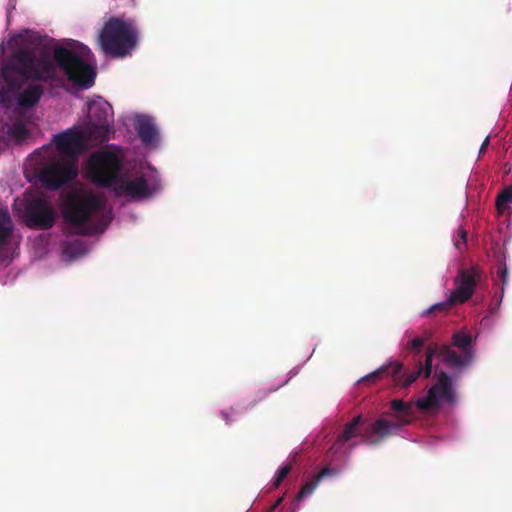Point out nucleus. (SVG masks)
Returning a JSON list of instances; mask_svg holds the SVG:
<instances>
[{
    "label": "nucleus",
    "mask_w": 512,
    "mask_h": 512,
    "mask_svg": "<svg viewBox=\"0 0 512 512\" xmlns=\"http://www.w3.org/2000/svg\"><path fill=\"white\" fill-rule=\"evenodd\" d=\"M456 305L453 299L447 294L446 299L437 303L430 305L428 308L424 309L421 313V317H428L431 314L439 313L446 315L449 311Z\"/></svg>",
    "instance_id": "17"
},
{
    "label": "nucleus",
    "mask_w": 512,
    "mask_h": 512,
    "mask_svg": "<svg viewBox=\"0 0 512 512\" xmlns=\"http://www.w3.org/2000/svg\"><path fill=\"white\" fill-rule=\"evenodd\" d=\"M125 157L118 146L92 153L86 163V177L124 202L140 203L159 196L165 188L160 172L150 164L125 165Z\"/></svg>",
    "instance_id": "2"
},
{
    "label": "nucleus",
    "mask_w": 512,
    "mask_h": 512,
    "mask_svg": "<svg viewBox=\"0 0 512 512\" xmlns=\"http://www.w3.org/2000/svg\"><path fill=\"white\" fill-rule=\"evenodd\" d=\"M319 484H320V481H319V479L316 478V476L306 480L302 484L298 494L290 502L287 512H299L300 502L309 498L314 493V491L317 489Z\"/></svg>",
    "instance_id": "15"
},
{
    "label": "nucleus",
    "mask_w": 512,
    "mask_h": 512,
    "mask_svg": "<svg viewBox=\"0 0 512 512\" xmlns=\"http://www.w3.org/2000/svg\"><path fill=\"white\" fill-rule=\"evenodd\" d=\"M62 215L68 227L79 234L102 233L113 218L106 197L83 187L73 188L63 197Z\"/></svg>",
    "instance_id": "5"
},
{
    "label": "nucleus",
    "mask_w": 512,
    "mask_h": 512,
    "mask_svg": "<svg viewBox=\"0 0 512 512\" xmlns=\"http://www.w3.org/2000/svg\"><path fill=\"white\" fill-rule=\"evenodd\" d=\"M505 261H506V255L503 254V263L500 265L498 272H497V275L501 280V289H500V295L498 297V306L501 305V303H502L505 289H506V287L508 285V281H509V270H508V267H507Z\"/></svg>",
    "instance_id": "18"
},
{
    "label": "nucleus",
    "mask_w": 512,
    "mask_h": 512,
    "mask_svg": "<svg viewBox=\"0 0 512 512\" xmlns=\"http://www.w3.org/2000/svg\"><path fill=\"white\" fill-rule=\"evenodd\" d=\"M452 346H438L430 347L435 349L433 358L438 355L440 361L449 369L455 372H460L469 367L475 357V342L472 335L465 329L457 331L452 337Z\"/></svg>",
    "instance_id": "8"
},
{
    "label": "nucleus",
    "mask_w": 512,
    "mask_h": 512,
    "mask_svg": "<svg viewBox=\"0 0 512 512\" xmlns=\"http://www.w3.org/2000/svg\"><path fill=\"white\" fill-rule=\"evenodd\" d=\"M435 351V349H431L426 352L424 367L422 366V363L419 362L418 368L415 371H406L403 364L400 362H390L388 364H383L378 369L364 375L357 381V383H373L380 376L389 374L396 386L406 388L415 382L420 376H424L425 378L430 377L433 370V355Z\"/></svg>",
    "instance_id": "9"
},
{
    "label": "nucleus",
    "mask_w": 512,
    "mask_h": 512,
    "mask_svg": "<svg viewBox=\"0 0 512 512\" xmlns=\"http://www.w3.org/2000/svg\"><path fill=\"white\" fill-rule=\"evenodd\" d=\"M509 203H512V187L505 188L497 197L496 207L503 212Z\"/></svg>",
    "instance_id": "19"
},
{
    "label": "nucleus",
    "mask_w": 512,
    "mask_h": 512,
    "mask_svg": "<svg viewBox=\"0 0 512 512\" xmlns=\"http://www.w3.org/2000/svg\"><path fill=\"white\" fill-rule=\"evenodd\" d=\"M455 288L448 294L456 305L467 302L474 294L477 285L475 269H461L454 279Z\"/></svg>",
    "instance_id": "13"
},
{
    "label": "nucleus",
    "mask_w": 512,
    "mask_h": 512,
    "mask_svg": "<svg viewBox=\"0 0 512 512\" xmlns=\"http://www.w3.org/2000/svg\"><path fill=\"white\" fill-rule=\"evenodd\" d=\"M95 58L88 46L24 29L0 43V153L9 142L28 135L27 115L45 87L50 97L70 88L86 90L96 78Z\"/></svg>",
    "instance_id": "1"
},
{
    "label": "nucleus",
    "mask_w": 512,
    "mask_h": 512,
    "mask_svg": "<svg viewBox=\"0 0 512 512\" xmlns=\"http://www.w3.org/2000/svg\"><path fill=\"white\" fill-rule=\"evenodd\" d=\"M130 124L137 137L149 151H156L162 147V134L154 116L144 113H135L129 118Z\"/></svg>",
    "instance_id": "12"
},
{
    "label": "nucleus",
    "mask_w": 512,
    "mask_h": 512,
    "mask_svg": "<svg viewBox=\"0 0 512 512\" xmlns=\"http://www.w3.org/2000/svg\"><path fill=\"white\" fill-rule=\"evenodd\" d=\"M500 308V305L498 306V300L496 301L495 305L490 308L491 313H495Z\"/></svg>",
    "instance_id": "29"
},
{
    "label": "nucleus",
    "mask_w": 512,
    "mask_h": 512,
    "mask_svg": "<svg viewBox=\"0 0 512 512\" xmlns=\"http://www.w3.org/2000/svg\"><path fill=\"white\" fill-rule=\"evenodd\" d=\"M97 145L83 124L73 125L54 134L50 143L30 154L25 163V174L49 190H58L77 178L78 157Z\"/></svg>",
    "instance_id": "3"
},
{
    "label": "nucleus",
    "mask_w": 512,
    "mask_h": 512,
    "mask_svg": "<svg viewBox=\"0 0 512 512\" xmlns=\"http://www.w3.org/2000/svg\"><path fill=\"white\" fill-rule=\"evenodd\" d=\"M290 470L291 467L288 464L279 467L272 479V488H277L282 483V481L287 477Z\"/></svg>",
    "instance_id": "20"
},
{
    "label": "nucleus",
    "mask_w": 512,
    "mask_h": 512,
    "mask_svg": "<svg viewBox=\"0 0 512 512\" xmlns=\"http://www.w3.org/2000/svg\"><path fill=\"white\" fill-rule=\"evenodd\" d=\"M424 346V339L414 337L410 339L406 344V349L415 353H420Z\"/></svg>",
    "instance_id": "21"
},
{
    "label": "nucleus",
    "mask_w": 512,
    "mask_h": 512,
    "mask_svg": "<svg viewBox=\"0 0 512 512\" xmlns=\"http://www.w3.org/2000/svg\"><path fill=\"white\" fill-rule=\"evenodd\" d=\"M139 33L130 20L110 19L99 34V44L103 52L113 58H124L136 49Z\"/></svg>",
    "instance_id": "6"
},
{
    "label": "nucleus",
    "mask_w": 512,
    "mask_h": 512,
    "mask_svg": "<svg viewBox=\"0 0 512 512\" xmlns=\"http://www.w3.org/2000/svg\"><path fill=\"white\" fill-rule=\"evenodd\" d=\"M336 474H337V471L335 469L326 467L319 474L316 475V478L319 479V481L321 482L323 478L328 477V476H333Z\"/></svg>",
    "instance_id": "23"
},
{
    "label": "nucleus",
    "mask_w": 512,
    "mask_h": 512,
    "mask_svg": "<svg viewBox=\"0 0 512 512\" xmlns=\"http://www.w3.org/2000/svg\"><path fill=\"white\" fill-rule=\"evenodd\" d=\"M296 373H297V371H296V370H295V371H294V370H291V371H290V377H289V378H287L285 381H283L280 385L275 386L274 388H272V389L270 390V392L276 391L280 386H283L284 384H286V383L289 381V379H290L292 376H294Z\"/></svg>",
    "instance_id": "27"
},
{
    "label": "nucleus",
    "mask_w": 512,
    "mask_h": 512,
    "mask_svg": "<svg viewBox=\"0 0 512 512\" xmlns=\"http://www.w3.org/2000/svg\"><path fill=\"white\" fill-rule=\"evenodd\" d=\"M89 250V246L85 241L72 238L62 244L61 256L64 261L71 262L85 256Z\"/></svg>",
    "instance_id": "14"
},
{
    "label": "nucleus",
    "mask_w": 512,
    "mask_h": 512,
    "mask_svg": "<svg viewBox=\"0 0 512 512\" xmlns=\"http://www.w3.org/2000/svg\"><path fill=\"white\" fill-rule=\"evenodd\" d=\"M13 212L29 228L49 229L56 221L52 202L41 192H25L16 198Z\"/></svg>",
    "instance_id": "7"
},
{
    "label": "nucleus",
    "mask_w": 512,
    "mask_h": 512,
    "mask_svg": "<svg viewBox=\"0 0 512 512\" xmlns=\"http://www.w3.org/2000/svg\"><path fill=\"white\" fill-rule=\"evenodd\" d=\"M284 500V496H281L279 497L275 503L273 504V506L271 507V509L269 510V512H274L283 502Z\"/></svg>",
    "instance_id": "26"
},
{
    "label": "nucleus",
    "mask_w": 512,
    "mask_h": 512,
    "mask_svg": "<svg viewBox=\"0 0 512 512\" xmlns=\"http://www.w3.org/2000/svg\"><path fill=\"white\" fill-rule=\"evenodd\" d=\"M362 423L363 419L359 415L356 416L349 424L345 426L344 431L338 436L337 440L331 447L333 453H339L344 443L355 438L358 435Z\"/></svg>",
    "instance_id": "16"
},
{
    "label": "nucleus",
    "mask_w": 512,
    "mask_h": 512,
    "mask_svg": "<svg viewBox=\"0 0 512 512\" xmlns=\"http://www.w3.org/2000/svg\"><path fill=\"white\" fill-rule=\"evenodd\" d=\"M435 372L432 385L415 402H404L399 399L391 401V412L385 414L389 419L379 418L373 423L364 440L367 444L374 445L386 437L399 434L404 426L417 417V411L434 415L458 403L457 387L452 377L442 371L438 372L437 368Z\"/></svg>",
    "instance_id": "4"
},
{
    "label": "nucleus",
    "mask_w": 512,
    "mask_h": 512,
    "mask_svg": "<svg viewBox=\"0 0 512 512\" xmlns=\"http://www.w3.org/2000/svg\"><path fill=\"white\" fill-rule=\"evenodd\" d=\"M489 142H490V136H487L484 141L482 142V145L480 147V150H479V156H481L482 154L485 153L487 147L489 146Z\"/></svg>",
    "instance_id": "25"
},
{
    "label": "nucleus",
    "mask_w": 512,
    "mask_h": 512,
    "mask_svg": "<svg viewBox=\"0 0 512 512\" xmlns=\"http://www.w3.org/2000/svg\"><path fill=\"white\" fill-rule=\"evenodd\" d=\"M431 337H432V332H431V331H429V330H425V331L423 332V334H422L421 336H419L418 338H422V339H424V343H425V342H426V341H428Z\"/></svg>",
    "instance_id": "28"
},
{
    "label": "nucleus",
    "mask_w": 512,
    "mask_h": 512,
    "mask_svg": "<svg viewBox=\"0 0 512 512\" xmlns=\"http://www.w3.org/2000/svg\"><path fill=\"white\" fill-rule=\"evenodd\" d=\"M457 234L458 238L454 239V246L460 250V245L465 244L467 241V233L463 228H459Z\"/></svg>",
    "instance_id": "22"
},
{
    "label": "nucleus",
    "mask_w": 512,
    "mask_h": 512,
    "mask_svg": "<svg viewBox=\"0 0 512 512\" xmlns=\"http://www.w3.org/2000/svg\"><path fill=\"white\" fill-rule=\"evenodd\" d=\"M234 414H235V411L233 409L227 411V410H223L221 412V416L223 418V420L226 422V424H231L235 419H234Z\"/></svg>",
    "instance_id": "24"
},
{
    "label": "nucleus",
    "mask_w": 512,
    "mask_h": 512,
    "mask_svg": "<svg viewBox=\"0 0 512 512\" xmlns=\"http://www.w3.org/2000/svg\"><path fill=\"white\" fill-rule=\"evenodd\" d=\"M88 122L84 129L91 134L94 142L103 144L113 133L114 112L112 106L102 97L94 96L87 102Z\"/></svg>",
    "instance_id": "10"
},
{
    "label": "nucleus",
    "mask_w": 512,
    "mask_h": 512,
    "mask_svg": "<svg viewBox=\"0 0 512 512\" xmlns=\"http://www.w3.org/2000/svg\"><path fill=\"white\" fill-rule=\"evenodd\" d=\"M19 238L14 233V224L6 208L0 207V283L11 280L6 270L17 255Z\"/></svg>",
    "instance_id": "11"
}]
</instances>
